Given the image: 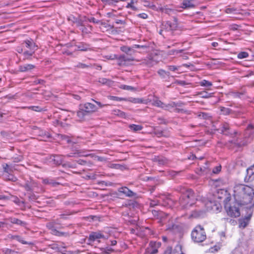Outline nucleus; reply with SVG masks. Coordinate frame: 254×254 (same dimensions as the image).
Instances as JSON below:
<instances>
[{
  "mask_svg": "<svg viewBox=\"0 0 254 254\" xmlns=\"http://www.w3.org/2000/svg\"><path fill=\"white\" fill-rule=\"evenodd\" d=\"M130 101L133 103H141L142 100L139 98H132Z\"/></svg>",
  "mask_w": 254,
  "mask_h": 254,
  "instance_id": "338daca9",
  "label": "nucleus"
},
{
  "mask_svg": "<svg viewBox=\"0 0 254 254\" xmlns=\"http://www.w3.org/2000/svg\"><path fill=\"white\" fill-rule=\"evenodd\" d=\"M199 85L201 86L210 87L212 85V83L210 81L203 79L199 82Z\"/></svg>",
  "mask_w": 254,
  "mask_h": 254,
  "instance_id": "c9c22d12",
  "label": "nucleus"
},
{
  "mask_svg": "<svg viewBox=\"0 0 254 254\" xmlns=\"http://www.w3.org/2000/svg\"><path fill=\"white\" fill-rule=\"evenodd\" d=\"M221 111L223 115H227L231 114L232 110L228 108L222 107H221Z\"/></svg>",
  "mask_w": 254,
  "mask_h": 254,
  "instance_id": "ea45409f",
  "label": "nucleus"
},
{
  "mask_svg": "<svg viewBox=\"0 0 254 254\" xmlns=\"http://www.w3.org/2000/svg\"><path fill=\"white\" fill-rule=\"evenodd\" d=\"M239 11V9L234 7H227L225 9V12L228 14H237Z\"/></svg>",
  "mask_w": 254,
  "mask_h": 254,
  "instance_id": "72a5a7b5",
  "label": "nucleus"
},
{
  "mask_svg": "<svg viewBox=\"0 0 254 254\" xmlns=\"http://www.w3.org/2000/svg\"><path fill=\"white\" fill-rule=\"evenodd\" d=\"M182 194L179 200V204L184 209H188L194 204L196 198L193 191L188 189L181 191Z\"/></svg>",
  "mask_w": 254,
  "mask_h": 254,
  "instance_id": "f03ea898",
  "label": "nucleus"
},
{
  "mask_svg": "<svg viewBox=\"0 0 254 254\" xmlns=\"http://www.w3.org/2000/svg\"><path fill=\"white\" fill-rule=\"evenodd\" d=\"M35 67V66L32 64H26L20 65L19 67V71L21 72H26Z\"/></svg>",
  "mask_w": 254,
  "mask_h": 254,
  "instance_id": "393cba45",
  "label": "nucleus"
},
{
  "mask_svg": "<svg viewBox=\"0 0 254 254\" xmlns=\"http://www.w3.org/2000/svg\"><path fill=\"white\" fill-rule=\"evenodd\" d=\"M25 108H28L29 109H30L32 111H36V112H42V111H46V109H44V108H42L39 106H29V107H24Z\"/></svg>",
  "mask_w": 254,
  "mask_h": 254,
  "instance_id": "7c9ffc66",
  "label": "nucleus"
},
{
  "mask_svg": "<svg viewBox=\"0 0 254 254\" xmlns=\"http://www.w3.org/2000/svg\"><path fill=\"white\" fill-rule=\"evenodd\" d=\"M191 238L196 243L203 242L206 238L204 229L200 225L196 226L191 232Z\"/></svg>",
  "mask_w": 254,
  "mask_h": 254,
  "instance_id": "20e7f679",
  "label": "nucleus"
},
{
  "mask_svg": "<svg viewBox=\"0 0 254 254\" xmlns=\"http://www.w3.org/2000/svg\"><path fill=\"white\" fill-rule=\"evenodd\" d=\"M61 138L62 140L66 141L67 143L71 142L70 138L67 135L61 134Z\"/></svg>",
  "mask_w": 254,
  "mask_h": 254,
  "instance_id": "3c124183",
  "label": "nucleus"
},
{
  "mask_svg": "<svg viewBox=\"0 0 254 254\" xmlns=\"http://www.w3.org/2000/svg\"><path fill=\"white\" fill-rule=\"evenodd\" d=\"M91 100L96 103L97 105L99 106V108H102L108 105V104H102L101 102L96 101L94 99H91Z\"/></svg>",
  "mask_w": 254,
  "mask_h": 254,
  "instance_id": "680f3d73",
  "label": "nucleus"
},
{
  "mask_svg": "<svg viewBox=\"0 0 254 254\" xmlns=\"http://www.w3.org/2000/svg\"><path fill=\"white\" fill-rule=\"evenodd\" d=\"M80 107L81 110H83L86 114H90L97 112L98 108L91 103L87 102L84 104L80 105Z\"/></svg>",
  "mask_w": 254,
  "mask_h": 254,
  "instance_id": "9b49d317",
  "label": "nucleus"
},
{
  "mask_svg": "<svg viewBox=\"0 0 254 254\" xmlns=\"http://www.w3.org/2000/svg\"><path fill=\"white\" fill-rule=\"evenodd\" d=\"M247 173L250 176L254 175V165L247 169Z\"/></svg>",
  "mask_w": 254,
  "mask_h": 254,
  "instance_id": "052dcab7",
  "label": "nucleus"
},
{
  "mask_svg": "<svg viewBox=\"0 0 254 254\" xmlns=\"http://www.w3.org/2000/svg\"><path fill=\"white\" fill-rule=\"evenodd\" d=\"M118 60L119 64L120 65H128L131 64V63L135 61V59L132 56H129L126 55L120 56L118 58L116 55H114Z\"/></svg>",
  "mask_w": 254,
  "mask_h": 254,
  "instance_id": "1a4fd4ad",
  "label": "nucleus"
},
{
  "mask_svg": "<svg viewBox=\"0 0 254 254\" xmlns=\"http://www.w3.org/2000/svg\"><path fill=\"white\" fill-rule=\"evenodd\" d=\"M254 133V127L253 125H249L245 131L246 136L247 137V135H248V137L252 139L253 137Z\"/></svg>",
  "mask_w": 254,
  "mask_h": 254,
  "instance_id": "b1692460",
  "label": "nucleus"
},
{
  "mask_svg": "<svg viewBox=\"0 0 254 254\" xmlns=\"http://www.w3.org/2000/svg\"><path fill=\"white\" fill-rule=\"evenodd\" d=\"M3 172L5 173L9 174L12 173V168L10 167V166L7 164L2 165Z\"/></svg>",
  "mask_w": 254,
  "mask_h": 254,
  "instance_id": "f704fd0d",
  "label": "nucleus"
},
{
  "mask_svg": "<svg viewBox=\"0 0 254 254\" xmlns=\"http://www.w3.org/2000/svg\"><path fill=\"white\" fill-rule=\"evenodd\" d=\"M197 95H200L202 98H208L211 97V93H208L205 91L198 92Z\"/></svg>",
  "mask_w": 254,
  "mask_h": 254,
  "instance_id": "e433bc0d",
  "label": "nucleus"
},
{
  "mask_svg": "<svg viewBox=\"0 0 254 254\" xmlns=\"http://www.w3.org/2000/svg\"><path fill=\"white\" fill-rule=\"evenodd\" d=\"M5 178L7 180L12 182H16L17 180V178L12 174H11V173L6 174L5 176Z\"/></svg>",
  "mask_w": 254,
  "mask_h": 254,
  "instance_id": "58836bf2",
  "label": "nucleus"
},
{
  "mask_svg": "<svg viewBox=\"0 0 254 254\" xmlns=\"http://www.w3.org/2000/svg\"><path fill=\"white\" fill-rule=\"evenodd\" d=\"M164 197V195H162L160 197V199L157 200V202L155 200H151L150 203V206L153 207L157 205H160L161 204H162V205H165V203H162L161 200H163Z\"/></svg>",
  "mask_w": 254,
  "mask_h": 254,
  "instance_id": "c756f323",
  "label": "nucleus"
},
{
  "mask_svg": "<svg viewBox=\"0 0 254 254\" xmlns=\"http://www.w3.org/2000/svg\"><path fill=\"white\" fill-rule=\"evenodd\" d=\"M182 66L168 65L167 67L169 70L173 71L179 70Z\"/></svg>",
  "mask_w": 254,
  "mask_h": 254,
  "instance_id": "603ef678",
  "label": "nucleus"
},
{
  "mask_svg": "<svg viewBox=\"0 0 254 254\" xmlns=\"http://www.w3.org/2000/svg\"><path fill=\"white\" fill-rule=\"evenodd\" d=\"M121 50L126 53L127 56H132V55L134 54L135 51L133 50L132 48L124 46L121 47Z\"/></svg>",
  "mask_w": 254,
  "mask_h": 254,
  "instance_id": "f3484780",
  "label": "nucleus"
},
{
  "mask_svg": "<svg viewBox=\"0 0 254 254\" xmlns=\"http://www.w3.org/2000/svg\"><path fill=\"white\" fill-rule=\"evenodd\" d=\"M221 166L219 165V166H217L213 168V169L212 170V172L214 174H218L221 171Z\"/></svg>",
  "mask_w": 254,
  "mask_h": 254,
  "instance_id": "13d9d810",
  "label": "nucleus"
},
{
  "mask_svg": "<svg viewBox=\"0 0 254 254\" xmlns=\"http://www.w3.org/2000/svg\"><path fill=\"white\" fill-rule=\"evenodd\" d=\"M83 16H78L77 17H75L73 15H70L68 17L67 19L72 24H75L77 27V25L81 24Z\"/></svg>",
  "mask_w": 254,
  "mask_h": 254,
  "instance_id": "f8f14e48",
  "label": "nucleus"
},
{
  "mask_svg": "<svg viewBox=\"0 0 254 254\" xmlns=\"http://www.w3.org/2000/svg\"><path fill=\"white\" fill-rule=\"evenodd\" d=\"M140 64L143 65H145L147 67H152L155 64V62L151 59L149 58H147L146 59H143L141 61Z\"/></svg>",
  "mask_w": 254,
  "mask_h": 254,
  "instance_id": "a211bd4d",
  "label": "nucleus"
},
{
  "mask_svg": "<svg viewBox=\"0 0 254 254\" xmlns=\"http://www.w3.org/2000/svg\"><path fill=\"white\" fill-rule=\"evenodd\" d=\"M59 219L52 220L46 223V227L50 231L52 235L58 237H68L69 233L68 232H61L56 229V225L60 224Z\"/></svg>",
  "mask_w": 254,
  "mask_h": 254,
  "instance_id": "7ed1b4c3",
  "label": "nucleus"
},
{
  "mask_svg": "<svg viewBox=\"0 0 254 254\" xmlns=\"http://www.w3.org/2000/svg\"><path fill=\"white\" fill-rule=\"evenodd\" d=\"M13 162L15 163H18L23 160V157L21 155H17L12 158Z\"/></svg>",
  "mask_w": 254,
  "mask_h": 254,
  "instance_id": "a18cd8bd",
  "label": "nucleus"
},
{
  "mask_svg": "<svg viewBox=\"0 0 254 254\" xmlns=\"http://www.w3.org/2000/svg\"><path fill=\"white\" fill-rule=\"evenodd\" d=\"M134 1L133 0H131L130 3H128L126 6L127 8H130L133 10H136L137 8L133 5Z\"/></svg>",
  "mask_w": 254,
  "mask_h": 254,
  "instance_id": "8fccbe9b",
  "label": "nucleus"
},
{
  "mask_svg": "<svg viewBox=\"0 0 254 254\" xmlns=\"http://www.w3.org/2000/svg\"><path fill=\"white\" fill-rule=\"evenodd\" d=\"M234 112L237 113L239 115L243 114L245 112V109L243 108H241L240 109H238L237 110H234Z\"/></svg>",
  "mask_w": 254,
  "mask_h": 254,
  "instance_id": "69168bd1",
  "label": "nucleus"
},
{
  "mask_svg": "<svg viewBox=\"0 0 254 254\" xmlns=\"http://www.w3.org/2000/svg\"><path fill=\"white\" fill-rule=\"evenodd\" d=\"M129 128L131 130L137 131L141 130L143 127L141 125L131 124L129 126Z\"/></svg>",
  "mask_w": 254,
  "mask_h": 254,
  "instance_id": "473e14b6",
  "label": "nucleus"
},
{
  "mask_svg": "<svg viewBox=\"0 0 254 254\" xmlns=\"http://www.w3.org/2000/svg\"><path fill=\"white\" fill-rule=\"evenodd\" d=\"M219 130L221 133L226 135L233 136L234 135H236L237 134V131L231 129L229 125L227 123H224L221 124Z\"/></svg>",
  "mask_w": 254,
  "mask_h": 254,
  "instance_id": "9d476101",
  "label": "nucleus"
},
{
  "mask_svg": "<svg viewBox=\"0 0 254 254\" xmlns=\"http://www.w3.org/2000/svg\"><path fill=\"white\" fill-rule=\"evenodd\" d=\"M63 155H55L51 157V159L54 162V163L56 165L62 164L64 162Z\"/></svg>",
  "mask_w": 254,
  "mask_h": 254,
  "instance_id": "dca6fc26",
  "label": "nucleus"
},
{
  "mask_svg": "<svg viewBox=\"0 0 254 254\" xmlns=\"http://www.w3.org/2000/svg\"><path fill=\"white\" fill-rule=\"evenodd\" d=\"M114 114L116 115H118L121 117H125L126 113L122 111L119 110H115L113 111Z\"/></svg>",
  "mask_w": 254,
  "mask_h": 254,
  "instance_id": "79ce46f5",
  "label": "nucleus"
},
{
  "mask_svg": "<svg viewBox=\"0 0 254 254\" xmlns=\"http://www.w3.org/2000/svg\"><path fill=\"white\" fill-rule=\"evenodd\" d=\"M185 104L179 101L177 102H171L168 104L164 105V109L169 111L170 112H174L176 113H180L183 111V110L180 109V107H183Z\"/></svg>",
  "mask_w": 254,
  "mask_h": 254,
  "instance_id": "39448f33",
  "label": "nucleus"
},
{
  "mask_svg": "<svg viewBox=\"0 0 254 254\" xmlns=\"http://www.w3.org/2000/svg\"><path fill=\"white\" fill-rule=\"evenodd\" d=\"M183 51V50H172L169 51V54L170 55H175V54H178L179 53H181Z\"/></svg>",
  "mask_w": 254,
  "mask_h": 254,
  "instance_id": "e2e57ef3",
  "label": "nucleus"
},
{
  "mask_svg": "<svg viewBox=\"0 0 254 254\" xmlns=\"http://www.w3.org/2000/svg\"><path fill=\"white\" fill-rule=\"evenodd\" d=\"M152 105L164 109L165 104L157 98H155L152 101Z\"/></svg>",
  "mask_w": 254,
  "mask_h": 254,
  "instance_id": "c85d7f7f",
  "label": "nucleus"
},
{
  "mask_svg": "<svg viewBox=\"0 0 254 254\" xmlns=\"http://www.w3.org/2000/svg\"><path fill=\"white\" fill-rule=\"evenodd\" d=\"M158 74L161 78L168 80L170 77V74L169 71H166L164 69H160L157 71Z\"/></svg>",
  "mask_w": 254,
  "mask_h": 254,
  "instance_id": "4be33fe9",
  "label": "nucleus"
},
{
  "mask_svg": "<svg viewBox=\"0 0 254 254\" xmlns=\"http://www.w3.org/2000/svg\"><path fill=\"white\" fill-rule=\"evenodd\" d=\"M233 195L238 205L249 204L254 197V189L248 185L238 184L234 187Z\"/></svg>",
  "mask_w": 254,
  "mask_h": 254,
  "instance_id": "f257e3e1",
  "label": "nucleus"
},
{
  "mask_svg": "<svg viewBox=\"0 0 254 254\" xmlns=\"http://www.w3.org/2000/svg\"><path fill=\"white\" fill-rule=\"evenodd\" d=\"M101 239L106 240V237L100 231L91 232L88 238V244H92L93 243L96 244L100 243Z\"/></svg>",
  "mask_w": 254,
  "mask_h": 254,
  "instance_id": "423d86ee",
  "label": "nucleus"
},
{
  "mask_svg": "<svg viewBox=\"0 0 254 254\" xmlns=\"http://www.w3.org/2000/svg\"><path fill=\"white\" fill-rule=\"evenodd\" d=\"M203 211L202 210H194L192 212L191 216L193 217H198L203 214Z\"/></svg>",
  "mask_w": 254,
  "mask_h": 254,
  "instance_id": "4c0bfd02",
  "label": "nucleus"
},
{
  "mask_svg": "<svg viewBox=\"0 0 254 254\" xmlns=\"http://www.w3.org/2000/svg\"><path fill=\"white\" fill-rule=\"evenodd\" d=\"M156 160L160 165H165L167 164L169 162V160L166 158L162 156L158 157L156 159Z\"/></svg>",
  "mask_w": 254,
  "mask_h": 254,
  "instance_id": "2f4dec72",
  "label": "nucleus"
},
{
  "mask_svg": "<svg viewBox=\"0 0 254 254\" xmlns=\"http://www.w3.org/2000/svg\"><path fill=\"white\" fill-rule=\"evenodd\" d=\"M7 220L12 224L27 228V223L25 221H23L16 218L12 217H10L7 218Z\"/></svg>",
  "mask_w": 254,
  "mask_h": 254,
  "instance_id": "ddd939ff",
  "label": "nucleus"
},
{
  "mask_svg": "<svg viewBox=\"0 0 254 254\" xmlns=\"http://www.w3.org/2000/svg\"><path fill=\"white\" fill-rule=\"evenodd\" d=\"M165 26L166 31H172L176 29L177 24L176 22H172L171 21H167L165 23Z\"/></svg>",
  "mask_w": 254,
  "mask_h": 254,
  "instance_id": "6ab92c4d",
  "label": "nucleus"
},
{
  "mask_svg": "<svg viewBox=\"0 0 254 254\" xmlns=\"http://www.w3.org/2000/svg\"><path fill=\"white\" fill-rule=\"evenodd\" d=\"M8 237L9 239H13V240H16V241L22 243V244H28V245L32 244V243L27 242L24 241L23 239V238L19 235H12L9 234Z\"/></svg>",
  "mask_w": 254,
  "mask_h": 254,
  "instance_id": "412c9836",
  "label": "nucleus"
},
{
  "mask_svg": "<svg viewBox=\"0 0 254 254\" xmlns=\"http://www.w3.org/2000/svg\"><path fill=\"white\" fill-rule=\"evenodd\" d=\"M119 192L123 194L125 196H133L135 193L128 189L127 187H123L118 189Z\"/></svg>",
  "mask_w": 254,
  "mask_h": 254,
  "instance_id": "2eb2a0df",
  "label": "nucleus"
},
{
  "mask_svg": "<svg viewBox=\"0 0 254 254\" xmlns=\"http://www.w3.org/2000/svg\"><path fill=\"white\" fill-rule=\"evenodd\" d=\"M63 167L64 168H75V164H71L70 162H66L62 164Z\"/></svg>",
  "mask_w": 254,
  "mask_h": 254,
  "instance_id": "c03bdc74",
  "label": "nucleus"
},
{
  "mask_svg": "<svg viewBox=\"0 0 254 254\" xmlns=\"http://www.w3.org/2000/svg\"><path fill=\"white\" fill-rule=\"evenodd\" d=\"M198 117L204 119H207L210 117L208 114L204 112H200L198 115Z\"/></svg>",
  "mask_w": 254,
  "mask_h": 254,
  "instance_id": "09e8293b",
  "label": "nucleus"
},
{
  "mask_svg": "<svg viewBox=\"0 0 254 254\" xmlns=\"http://www.w3.org/2000/svg\"><path fill=\"white\" fill-rule=\"evenodd\" d=\"M9 199H11L13 202L18 205V206H21L24 204V202L23 200H20L17 196L14 195H11L9 197Z\"/></svg>",
  "mask_w": 254,
  "mask_h": 254,
  "instance_id": "a878e982",
  "label": "nucleus"
},
{
  "mask_svg": "<svg viewBox=\"0 0 254 254\" xmlns=\"http://www.w3.org/2000/svg\"><path fill=\"white\" fill-rule=\"evenodd\" d=\"M248 225L247 222L245 220H242L240 221L239 227L240 228H244Z\"/></svg>",
  "mask_w": 254,
  "mask_h": 254,
  "instance_id": "bf43d9fd",
  "label": "nucleus"
},
{
  "mask_svg": "<svg viewBox=\"0 0 254 254\" xmlns=\"http://www.w3.org/2000/svg\"><path fill=\"white\" fill-rule=\"evenodd\" d=\"M87 17L83 16L80 25H77V27L82 32L83 34H87L91 32L92 31V26L87 23Z\"/></svg>",
  "mask_w": 254,
  "mask_h": 254,
  "instance_id": "6e6552de",
  "label": "nucleus"
},
{
  "mask_svg": "<svg viewBox=\"0 0 254 254\" xmlns=\"http://www.w3.org/2000/svg\"><path fill=\"white\" fill-rule=\"evenodd\" d=\"M98 82L103 84H110L111 81L105 78H99Z\"/></svg>",
  "mask_w": 254,
  "mask_h": 254,
  "instance_id": "37998d69",
  "label": "nucleus"
},
{
  "mask_svg": "<svg viewBox=\"0 0 254 254\" xmlns=\"http://www.w3.org/2000/svg\"><path fill=\"white\" fill-rule=\"evenodd\" d=\"M209 170L208 168H206L205 167H203V168L200 167V172L197 173L199 175H202L204 174H206L208 173Z\"/></svg>",
  "mask_w": 254,
  "mask_h": 254,
  "instance_id": "de8ad7c7",
  "label": "nucleus"
},
{
  "mask_svg": "<svg viewBox=\"0 0 254 254\" xmlns=\"http://www.w3.org/2000/svg\"><path fill=\"white\" fill-rule=\"evenodd\" d=\"M79 109L80 110L76 113V115L78 118L77 120L78 121H82L87 114L83 110H81L80 107Z\"/></svg>",
  "mask_w": 254,
  "mask_h": 254,
  "instance_id": "cd10ccee",
  "label": "nucleus"
},
{
  "mask_svg": "<svg viewBox=\"0 0 254 254\" xmlns=\"http://www.w3.org/2000/svg\"><path fill=\"white\" fill-rule=\"evenodd\" d=\"M225 209L227 214L232 217H237L240 215V212L238 207L235 205H232L229 203H226Z\"/></svg>",
  "mask_w": 254,
  "mask_h": 254,
  "instance_id": "0eeeda50",
  "label": "nucleus"
},
{
  "mask_svg": "<svg viewBox=\"0 0 254 254\" xmlns=\"http://www.w3.org/2000/svg\"><path fill=\"white\" fill-rule=\"evenodd\" d=\"M249 54L246 52H241L238 54L237 57L239 59H243L247 58Z\"/></svg>",
  "mask_w": 254,
  "mask_h": 254,
  "instance_id": "a19ab883",
  "label": "nucleus"
},
{
  "mask_svg": "<svg viewBox=\"0 0 254 254\" xmlns=\"http://www.w3.org/2000/svg\"><path fill=\"white\" fill-rule=\"evenodd\" d=\"M76 67H78V68H85L89 67L90 65L79 63L77 64Z\"/></svg>",
  "mask_w": 254,
  "mask_h": 254,
  "instance_id": "0e129e2a",
  "label": "nucleus"
},
{
  "mask_svg": "<svg viewBox=\"0 0 254 254\" xmlns=\"http://www.w3.org/2000/svg\"><path fill=\"white\" fill-rule=\"evenodd\" d=\"M75 47L77 48L78 50L81 51H87L92 50L90 44L84 42L77 43L75 45Z\"/></svg>",
  "mask_w": 254,
  "mask_h": 254,
  "instance_id": "4468645a",
  "label": "nucleus"
},
{
  "mask_svg": "<svg viewBox=\"0 0 254 254\" xmlns=\"http://www.w3.org/2000/svg\"><path fill=\"white\" fill-rule=\"evenodd\" d=\"M36 51L34 50H30V51H25L23 53L24 56V60H31V57L35 53Z\"/></svg>",
  "mask_w": 254,
  "mask_h": 254,
  "instance_id": "bb28decb",
  "label": "nucleus"
},
{
  "mask_svg": "<svg viewBox=\"0 0 254 254\" xmlns=\"http://www.w3.org/2000/svg\"><path fill=\"white\" fill-rule=\"evenodd\" d=\"M193 0H184L181 7L184 9L193 8L194 4L193 3Z\"/></svg>",
  "mask_w": 254,
  "mask_h": 254,
  "instance_id": "aec40b11",
  "label": "nucleus"
},
{
  "mask_svg": "<svg viewBox=\"0 0 254 254\" xmlns=\"http://www.w3.org/2000/svg\"><path fill=\"white\" fill-rule=\"evenodd\" d=\"M24 43L25 44L26 48L30 49V50L36 51L38 49V46L36 45L32 40H25Z\"/></svg>",
  "mask_w": 254,
  "mask_h": 254,
  "instance_id": "5701e85b",
  "label": "nucleus"
},
{
  "mask_svg": "<svg viewBox=\"0 0 254 254\" xmlns=\"http://www.w3.org/2000/svg\"><path fill=\"white\" fill-rule=\"evenodd\" d=\"M25 190L27 191H31L32 190V188L31 185H30L28 183H26L24 186Z\"/></svg>",
  "mask_w": 254,
  "mask_h": 254,
  "instance_id": "774afa93",
  "label": "nucleus"
},
{
  "mask_svg": "<svg viewBox=\"0 0 254 254\" xmlns=\"http://www.w3.org/2000/svg\"><path fill=\"white\" fill-rule=\"evenodd\" d=\"M108 98L110 100L117 101H121L123 100H125V99L124 98L119 97H116V96H109Z\"/></svg>",
  "mask_w": 254,
  "mask_h": 254,
  "instance_id": "864d4df0",
  "label": "nucleus"
},
{
  "mask_svg": "<svg viewBox=\"0 0 254 254\" xmlns=\"http://www.w3.org/2000/svg\"><path fill=\"white\" fill-rule=\"evenodd\" d=\"M70 215L71 213H69L68 212H65L64 213H62L59 215L60 219H67L68 218V216Z\"/></svg>",
  "mask_w": 254,
  "mask_h": 254,
  "instance_id": "5fc2aeb1",
  "label": "nucleus"
},
{
  "mask_svg": "<svg viewBox=\"0 0 254 254\" xmlns=\"http://www.w3.org/2000/svg\"><path fill=\"white\" fill-rule=\"evenodd\" d=\"M87 22H93L96 24H99L101 23L100 20L96 19L94 17H93L90 18L87 17Z\"/></svg>",
  "mask_w": 254,
  "mask_h": 254,
  "instance_id": "49530a36",
  "label": "nucleus"
},
{
  "mask_svg": "<svg viewBox=\"0 0 254 254\" xmlns=\"http://www.w3.org/2000/svg\"><path fill=\"white\" fill-rule=\"evenodd\" d=\"M120 88L121 89L127 90H132L134 89V88L133 87L126 85H121L120 86Z\"/></svg>",
  "mask_w": 254,
  "mask_h": 254,
  "instance_id": "4d7b16f0",
  "label": "nucleus"
},
{
  "mask_svg": "<svg viewBox=\"0 0 254 254\" xmlns=\"http://www.w3.org/2000/svg\"><path fill=\"white\" fill-rule=\"evenodd\" d=\"M163 131L159 129H155L154 131V133L157 136V137H161L164 135L163 134Z\"/></svg>",
  "mask_w": 254,
  "mask_h": 254,
  "instance_id": "6e6d98bb",
  "label": "nucleus"
}]
</instances>
